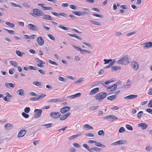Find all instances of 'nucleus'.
I'll use <instances>...</instances> for the list:
<instances>
[{
	"mask_svg": "<svg viewBox=\"0 0 152 152\" xmlns=\"http://www.w3.org/2000/svg\"><path fill=\"white\" fill-rule=\"evenodd\" d=\"M90 22L92 23L94 25H97L98 26H100L101 25V24L100 23L98 22L95 21L91 20H90Z\"/></svg>",
	"mask_w": 152,
	"mask_h": 152,
	"instance_id": "a19ab883",
	"label": "nucleus"
},
{
	"mask_svg": "<svg viewBox=\"0 0 152 152\" xmlns=\"http://www.w3.org/2000/svg\"><path fill=\"white\" fill-rule=\"evenodd\" d=\"M16 53V54L19 56L21 57L23 56L25 54V53L23 52H21L19 50H17L15 51Z\"/></svg>",
	"mask_w": 152,
	"mask_h": 152,
	"instance_id": "393cba45",
	"label": "nucleus"
},
{
	"mask_svg": "<svg viewBox=\"0 0 152 152\" xmlns=\"http://www.w3.org/2000/svg\"><path fill=\"white\" fill-rule=\"evenodd\" d=\"M50 117L53 118H57L60 116V113L58 112H52L50 114Z\"/></svg>",
	"mask_w": 152,
	"mask_h": 152,
	"instance_id": "0eeeda50",
	"label": "nucleus"
},
{
	"mask_svg": "<svg viewBox=\"0 0 152 152\" xmlns=\"http://www.w3.org/2000/svg\"><path fill=\"white\" fill-rule=\"evenodd\" d=\"M99 88H96L92 89L90 92V95H92L97 93L99 91Z\"/></svg>",
	"mask_w": 152,
	"mask_h": 152,
	"instance_id": "dca6fc26",
	"label": "nucleus"
},
{
	"mask_svg": "<svg viewBox=\"0 0 152 152\" xmlns=\"http://www.w3.org/2000/svg\"><path fill=\"white\" fill-rule=\"evenodd\" d=\"M80 60V58L78 56H75L74 60L75 61H78Z\"/></svg>",
	"mask_w": 152,
	"mask_h": 152,
	"instance_id": "774afa93",
	"label": "nucleus"
},
{
	"mask_svg": "<svg viewBox=\"0 0 152 152\" xmlns=\"http://www.w3.org/2000/svg\"><path fill=\"white\" fill-rule=\"evenodd\" d=\"M52 124L51 123H49L48 124H44L42 125V126H45L47 129L50 128L52 126Z\"/></svg>",
	"mask_w": 152,
	"mask_h": 152,
	"instance_id": "4c0bfd02",
	"label": "nucleus"
},
{
	"mask_svg": "<svg viewBox=\"0 0 152 152\" xmlns=\"http://www.w3.org/2000/svg\"><path fill=\"white\" fill-rule=\"evenodd\" d=\"M58 27L65 30H68L69 29V28L66 27H65L62 25H59L58 26Z\"/></svg>",
	"mask_w": 152,
	"mask_h": 152,
	"instance_id": "c03bdc74",
	"label": "nucleus"
},
{
	"mask_svg": "<svg viewBox=\"0 0 152 152\" xmlns=\"http://www.w3.org/2000/svg\"><path fill=\"white\" fill-rule=\"evenodd\" d=\"M143 47L144 48H149L152 47V42H146L143 44Z\"/></svg>",
	"mask_w": 152,
	"mask_h": 152,
	"instance_id": "f3484780",
	"label": "nucleus"
},
{
	"mask_svg": "<svg viewBox=\"0 0 152 152\" xmlns=\"http://www.w3.org/2000/svg\"><path fill=\"white\" fill-rule=\"evenodd\" d=\"M70 109V107L65 106L61 109L60 112L62 113H64L69 111Z\"/></svg>",
	"mask_w": 152,
	"mask_h": 152,
	"instance_id": "f8f14e48",
	"label": "nucleus"
},
{
	"mask_svg": "<svg viewBox=\"0 0 152 152\" xmlns=\"http://www.w3.org/2000/svg\"><path fill=\"white\" fill-rule=\"evenodd\" d=\"M148 107L150 108L152 107V99L151 100L148 104Z\"/></svg>",
	"mask_w": 152,
	"mask_h": 152,
	"instance_id": "680f3d73",
	"label": "nucleus"
},
{
	"mask_svg": "<svg viewBox=\"0 0 152 152\" xmlns=\"http://www.w3.org/2000/svg\"><path fill=\"white\" fill-rule=\"evenodd\" d=\"M26 130H22L20 131L18 134V137H20L24 136L26 134Z\"/></svg>",
	"mask_w": 152,
	"mask_h": 152,
	"instance_id": "4468645a",
	"label": "nucleus"
},
{
	"mask_svg": "<svg viewBox=\"0 0 152 152\" xmlns=\"http://www.w3.org/2000/svg\"><path fill=\"white\" fill-rule=\"evenodd\" d=\"M127 143V141L125 140H120L118 141L112 143L111 145H121L123 144H126Z\"/></svg>",
	"mask_w": 152,
	"mask_h": 152,
	"instance_id": "423d86ee",
	"label": "nucleus"
},
{
	"mask_svg": "<svg viewBox=\"0 0 152 152\" xmlns=\"http://www.w3.org/2000/svg\"><path fill=\"white\" fill-rule=\"evenodd\" d=\"M98 107L99 106H92L90 107L89 108V109L90 110H94L97 109Z\"/></svg>",
	"mask_w": 152,
	"mask_h": 152,
	"instance_id": "49530a36",
	"label": "nucleus"
},
{
	"mask_svg": "<svg viewBox=\"0 0 152 152\" xmlns=\"http://www.w3.org/2000/svg\"><path fill=\"white\" fill-rule=\"evenodd\" d=\"M73 145L75 147H80V146L79 144L76 142H74L73 143Z\"/></svg>",
	"mask_w": 152,
	"mask_h": 152,
	"instance_id": "e2e57ef3",
	"label": "nucleus"
},
{
	"mask_svg": "<svg viewBox=\"0 0 152 152\" xmlns=\"http://www.w3.org/2000/svg\"><path fill=\"white\" fill-rule=\"evenodd\" d=\"M72 13L77 15L80 16L81 15V12L79 11H72Z\"/></svg>",
	"mask_w": 152,
	"mask_h": 152,
	"instance_id": "58836bf2",
	"label": "nucleus"
},
{
	"mask_svg": "<svg viewBox=\"0 0 152 152\" xmlns=\"http://www.w3.org/2000/svg\"><path fill=\"white\" fill-rule=\"evenodd\" d=\"M35 60L37 62L39 63L37 64V66L38 67H42L43 66V64H45V63L44 61L41 60L38 58H36Z\"/></svg>",
	"mask_w": 152,
	"mask_h": 152,
	"instance_id": "1a4fd4ad",
	"label": "nucleus"
},
{
	"mask_svg": "<svg viewBox=\"0 0 152 152\" xmlns=\"http://www.w3.org/2000/svg\"><path fill=\"white\" fill-rule=\"evenodd\" d=\"M30 110V108L29 107H26L24 110V112L26 113H28Z\"/></svg>",
	"mask_w": 152,
	"mask_h": 152,
	"instance_id": "09e8293b",
	"label": "nucleus"
},
{
	"mask_svg": "<svg viewBox=\"0 0 152 152\" xmlns=\"http://www.w3.org/2000/svg\"><path fill=\"white\" fill-rule=\"evenodd\" d=\"M116 97L115 95H113L109 96H108L107 99L109 100H113Z\"/></svg>",
	"mask_w": 152,
	"mask_h": 152,
	"instance_id": "c9c22d12",
	"label": "nucleus"
},
{
	"mask_svg": "<svg viewBox=\"0 0 152 152\" xmlns=\"http://www.w3.org/2000/svg\"><path fill=\"white\" fill-rule=\"evenodd\" d=\"M6 25L11 27H14L15 26V25L14 23H11L9 22H6L5 23Z\"/></svg>",
	"mask_w": 152,
	"mask_h": 152,
	"instance_id": "f704fd0d",
	"label": "nucleus"
},
{
	"mask_svg": "<svg viewBox=\"0 0 152 152\" xmlns=\"http://www.w3.org/2000/svg\"><path fill=\"white\" fill-rule=\"evenodd\" d=\"M147 93L149 95H152V88H149Z\"/></svg>",
	"mask_w": 152,
	"mask_h": 152,
	"instance_id": "0e129e2a",
	"label": "nucleus"
},
{
	"mask_svg": "<svg viewBox=\"0 0 152 152\" xmlns=\"http://www.w3.org/2000/svg\"><path fill=\"white\" fill-rule=\"evenodd\" d=\"M5 85L8 88H10V87L14 88L15 87L14 85L12 83H6Z\"/></svg>",
	"mask_w": 152,
	"mask_h": 152,
	"instance_id": "4be33fe9",
	"label": "nucleus"
},
{
	"mask_svg": "<svg viewBox=\"0 0 152 152\" xmlns=\"http://www.w3.org/2000/svg\"><path fill=\"white\" fill-rule=\"evenodd\" d=\"M45 96V94H42L39 95H38L37 98L38 99V100L42 99Z\"/></svg>",
	"mask_w": 152,
	"mask_h": 152,
	"instance_id": "2f4dec72",
	"label": "nucleus"
},
{
	"mask_svg": "<svg viewBox=\"0 0 152 152\" xmlns=\"http://www.w3.org/2000/svg\"><path fill=\"white\" fill-rule=\"evenodd\" d=\"M27 26L28 29L33 31H37L39 30V28L37 26L32 24H29Z\"/></svg>",
	"mask_w": 152,
	"mask_h": 152,
	"instance_id": "20e7f679",
	"label": "nucleus"
},
{
	"mask_svg": "<svg viewBox=\"0 0 152 152\" xmlns=\"http://www.w3.org/2000/svg\"><path fill=\"white\" fill-rule=\"evenodd\" d=\"M33 12L31 15L33 16H40L43 15V12L40 10L38 9H34L32 10Z\"/></svg>",
	"mask_w": 152,
	"mask_h": 152,
	"instance_id": "7ed1b4c3",
	"label": "nucleus"
},
{
	"mask_svg": "<svg viewBox=\"0 0 152 152\" xmlns=\"http://www.w3.org/2000/svg\"><path fill=\"white\" fill-rule=\"evenodd\" d=\"M30 100L32 101H34L38 100V99L37 96L35 97H31L30 98Z\"/></svg>",
	"mask_w": 152,
	"mask_h": 152,
	"instance_id": "37998d69",
	"label": "nucleus"
},
{
	"mask_svg": "<svg viewBox=\"0 0 152 152\" xmlns=\"http://www.w3.org/2000/svg\"><path fill=\"white\" fill-rule=\"evenodd\" d=\"M59 16H61L63 17H66V15L64 12H60L58 13Z\"/></svg>",
	"mask_w": 152,
	"mask_h": 152,
	"instance_id": "bf43d9fd",
	"label": "nucleus"
},
{
	"mask_svg": "<svg viewBox=\"0 0 152 152\" xmlns=\"http://www.w3.org/2000/svg\"><path fill=\"white\" fill-rule=\"evenodd\" d=\"M5 30L7 31V32L10 34H13L14 31L13 30H11L5 29Z\"/></svg>",
	"mask_w": 152,
	"mask_h": 152,
	"instance_id": "13d9d810",
	"label": "nucleus"
},
{
	"mask_svg": "<svg viewBox=\"0 0 152 152\" xmlns=\"http://www.w3.org/2000/svg\"><path fill=\"white\" fill-rule=\"evenodd\" d=\"M135 33V32H132L129 33H127L126 34V35L127 37H129L134 34Z\"/></svg>",
	"mask_w": 152,
	"mask_h": 152,
	"instance_id": "5fc2aeb1",
	"label": "nucleus"
},
{
	"mask_svg": "<svg viewBox=\"0 0 152 152\" xmlns=\"http://www.w3.org/2000/svg\"><path fill=\"white\" fill-rule=\"evenodd\" d=\"M138 126L141 127L142 129H146L147 126V125L144 123H140L138 125Z\"/></svg>",
	"mask_w": 152,
	"mask_h": 152,
	"instance_id": "b1692460",
	"label": "nucleus"
},
{
	"mask_svg": "<svg viewBox=\"0 0 152 152\" xmlns=\"http://www.w3.org/2000/svg\"><path fill=\"white\" fill-rule=\"evenodd\" d=\"M80 53L82 54H84V52H86V53H91V52L87 50H86V49H81V50H80Z\"/></svg>",
	"mask_w": 152,
	"mask_h": 152,
	"instance_id": "e433bc0d",
	"label": "nucleus"
},
{
	"mask_svg": "<svg viewBox=\"0 0 152 152\" xmlns=\"http://www.w3.org/2000/svg\"><path fill=\"white\" fill-rule=\"evenodd\" d=\"M137 96L135 95H130L126 96L124 98L125 99H130L136 98Z\"/></svg>",
	"mask_w": 152,
	"mask_h": 152,
	"instance_id": "aec40b11",
	"label": "nucleus"
},
{
	"mask_svg": "<svg viewBox=\"0 0 152 152\" xmlns=\"http://www.w3.org/2000/svg\"><path fill=\"white\" fill-rule=\"evenodd\" d=\"M84 129L86 130H88L92 129L93 128L91 126L88 124H85L83 126Z\"/></svg>",
	"mask_w": 152,
	"mask_h": 152,
	"instance_id": "bb28decb",
	"label": "nucleus"
},
{
	"mask_svg": "<svg viewBox=\"0 0 152 152\" xmlns=\"http://www.w3.org/2000/svg\"><path fill=\"white\" fill-rule=\"evenodd\" d=\"M85 135L86 136L90 137H93L94 136V135L93 134L91 133L85 134Z\"/></svg>",
	"mask_w": 152,
	"mask_h": 152,
	"instance_id": "338daca9",
	"label": "nucleus"
},
{
	"mask_svg": "<svg viewBox=\"0 0 152 152\" xmlns=\"http://www.w3.org/2000/svg\"><path fill=\"white\" fill-rule=\"evenodd\" d=\"M83 146L90 152H93L91 151V148L88 147L87 144H83Z\"/></svg>",
	"mask_w": 152,
	"mask_h": 152,
	"instance_id": "c756f323",
	"label": "nucleus"
},
{
	"mask_svg": "<svg viewBox=\"0 0 152 152\" xmlns=\"http://www.w3.org/2000/svg\"><path fill=\"white\" fill-rule=\"evenodd\" d=\"M72 46L75 49H76L78 51H80L81 49L80 48L78 47H77L75 45H72Z\"/></svg>",
	"mask_w": 152,
	"mask_h": 152,
	"instance_id": "052dcab7",
	"label": "nucleus"
},
{
	"mask_svg": "<svg viewBox=\"0 0 152 152\" xmlns=\"http://www.w3.org/2000/svg\"><path fill=\"white\" fill-rule=\"evenodd\" d=\"M121 69V67L118 66H115L112 67V71L113 72H115L118 69Z\"/></svg>",
	"mask_w": 152,
	"mask_h": 152,
	"instance_id": "cd10ccee",
	"label": "nucleus"
},
{
	"mask_svg": "<svg viewBox=\"0 0 152 152\" xmlns=\"http://www.w3.org/2000/svg\"><path fill=\"white\" fill-rule=\"evenodd\" d=\"M125 131V128L123 127H121L118 130V132L119 133H122Z\"/></svg>",
	"mask_w": 152,
	"mask_h": 152,
	"instance_id": "3c124183",
	"label": "nucleus"
},
{
	"mask_svg": "<svg viewBox=\"0 0 152 152\" xmlns=\"http://www.w3.org/2000/svg\"><path fill=\"white\" fill-rule=\"evenodd\" d=\"M111 59H104V60L103 61L104 62V64H108L109 62L111 61Z\"/></svg>",
	"mask_w": 152,
	"mask_h": 152,
	"instance_id": "6e6d98bb",
	"label": "nucleus"
},
{
	"mask_svg": "<svg viewBox=\"0 0 152 152\" xmlns=\"http://www.w3.org/2000/svg\"><path fill=\"white\" fill-rule=\"evenodd\" d=\"M126 128L130 130H132L133 129V128L132 126L129 124H126Z\"/></svg>",
	"mask_w": 152,
	"mask_h": 152,
	"instance_id": "de8ad7c7",
	"label": "nucleus"
},
{
	"mask_svg": "<svg viewBox=\"0 0 152 152\" xmlns=\"http://www.w3.org/2000/svg\"><path fill=\"white\" fill-rule=\"evenodd\" d=\"M42 111L41 109H36L34 110L35 112V118H39L42 114Z\"/></svg>",
	"mask_w": 152,
	"mask_h": 152,
	"instance_id": "6e6552de",
	"label": "nucleus"
},
{
	"mask_svg": "<svg viewBox=\"0 0 152 152\" xmlns=\"http://www.w3.org/2000/svg\"><path fill=\"white\" fill-rule=\"evenodd\" d=\"M67 34L71 37H75L79 40L81 39V38H80L78 36L75 34H71L70 33H68Z\"/></svg>",
	"mask_w": 152,
	"mask_h": 152,
	"instance_id": "c85d7f7f",
	"label": "nucleus"
},
{
	"mask_svg": "<svg viewBox=\"0 0 152 152\" xmlns=\"http://www.w3.org/2000/svg\"><path fill=\"white\" fill-rule=\"evenodd\" d=\"M48 62L50 63L51 64H52L53 65H54L56 66H58V64L55 61H53L51 60H49Z\"/></svg>",
	"mask_w": 152,
	"mask_h": 152,
	"instance_id": "79ce46f5",
	"label": "nucleus"
},
{
	"mask_svg": "<svg viewBox=\"0 0 152 152\" xmlns=\"http://www.w3.org/2000/svg\"><path fill=\"white\" fill-rule=\"evenodd\" d=\"M61 100L60 99H49L48 101V102L49 103H57L61 102Z\"/></svg>",
	"mask_w": 152,
	"mask_h": 152,
	"instance_id": "2eb2a0df",
	"label": "nucleus"
},
{
	"mask_svg": "<svg viewBox=\"0 0 152 152\" xmlns=\"http://www.w3.org/2000/svg\"><path fill=\"white\" fill-rule=\"evenodd\" d=\"M104 119H107L109 121H113L115 120H117L118 118L113 115H110L106 117H103Z\"/></svg>",
	"mask_w": 152,
	"mask_h": 152,
	"instance_id": "39448f33",
	"label": "nucleus"
},
{
	"mask_svg": "<svg viewBox=\"0 0 152 152\" xmlns=\"http://www.w3.org/2000/svg\"><path fill=\"white\" fill-rule=\"evenodd\" d=\"M33 84L37 86H41V83L40 82L38 81H35L33 82Z\"/></svg>",
	"mask_w": 152,
	"mask_h": 152,
	"instance_id": "ea45409f",
	"label": "nucleus"
},
{
	"mask_svg": "<svg viewBox=\"0 0 152 152\" xmlns=\"http://www.w3.org/2000/svg\"><path fill=\"white\" fill-rule=\"evenodd\" d=\"M37 41L38 44L40 46L43 45L45 43L44 40L40 37H38L37 39Z\"/></svg>",
	"mask_w": 152,
	"mask_h": 152,
	"instance_id": "9b49d317",
	"label": "nucleus"
},
{
	"mask_svg": "<svg viewBox=\"0 0 152 152\" xmlns=\"http://www.w3.org/2000/svg\"><path fill=\"white\" fill-rule=\"evenodd\" d=\"M70 113H68L65 115L62 116L61 115V116L60 117V119L61 120H63L66 119L67 117L70 115Z\"/></svg>",
	"mask_w": 152,
	"mask_h": 152,
	"instance_id": "5701e85b",
	"label": "nucleus"
},
{
	"mask_svg": "<svg viewBox=\"0 0 152 152\" xmlns=\"http://www.w3.org/2000/svg\"><path fill=\"white\" fill-rule=\"evenodd\" d=\"M47 35L48 37L51 40L55 41V37L53 36L50 34H48Z\"/></svg>",
	"mask_w": 152,
	"mask_h": 152,
	"instance_id": "a18cd8bd",
	"label": "nucleus"
},
{
	"mask_svg": "<svg viewBox=\"0 0 152 152\" xmlns=\"http://www.w3.org/2000/svg\"><path fill=\"white\" fill-rule=\"evenodd\" d=\"M91 151L93 152H94L93 151L96 152H99L101 150V149L97 147H94L91 148Z\"/></svg>",
	"mask_w": 152,
	"mask_h": 152,
	"instance_id": "a878e982",
	"label": "nucleus"
},
{
	"mask_svg": "<svg viewBox=\"0 0 152 152\" xmlns=\"http://www.w3.org/2000/svg\"><path fill=\"white\" fill-rule=\"evenodd\" d=\"M5 129L6 131H9L13 128V126L10 124H6L4 126Z\"/></svg>",
	"mask_w": 152,
	"mask_h": 152,
	"instance_id": "ddd939ff",
	"label": "nucleus"
},
{
	"mask_svg": "<svg viewBox=\"0 0 152 152\" xmlns=\"http://www.w3.org/2000/svg\"><path fill=\"white\" fill-rule=\"evenodd\" d=\"M12 5L13 7H17L20 8H22L21 6L19 4H16L14 3H12Z\"/></svg>",
	"mask_w": 152,
	"mask_h": 152,
	"instance_id": "8fccbe9b",
	"label": "nucleus"
},
{
	"mask_svg": "<svg viewBox=\"0 0 152 152\" xmlns=\"http://www.w3.org/2000/svg\"><path fill=\"white\" fill-rule=\"evenodd\" d=\"M132 67L135 70L138 69L139 67V64L135 61H132L131 63Z\"/></svg>",
	"mask_w": 152,
	"mask_h": 152,
	"instance_id": "9d476101",
	"label": "nucleus"
},
{
	"mask_svg": "<svg viewBox=\"0 0 152 152\" xmlns=\"http://www.w3.org/2000/svg\"><path fill=\"white\" fill-rule=\"evenodd\" d=\"M107 96V93L101 92L96 94L95 96V98L96 100L100 101L104 99Z\"/></svg>",
	"mask_w": 152,
	"mask_h": 152,
	"instance_id": "f03ea898",
	"label": "nucleus"
},
{
	"mask_svg": "<svg viewBox=\"0 0 152 152\" xmlns=\"http://www.w3.org/2000/svg\"><path fill=\"white\" fill-rule=\"evenodd\" d=\"M95 145L97 146L102 147H105V146L102 144H101L100 142H96L95 143Z\"/></svg>",
	"mask_w": 152,
	"mask_h": 152,
	"instance_id": "72a5a7b5",
	"label": "nucleus"
},
{
	"mask_svg": "<svg viewBox=\"0 0 152 152\" xmlns=\"http://www.w3.org/2000/svg\"><path fill=\"white\" fill-rule=\"evenodd\" d=\"M116 61V60L115 59H111V61L110 63V65L112 66L113 65Z\"/></svg>",
	"mask_w": 152,
	"mask_h": 152,
	"instance_id": "69168bd1",
	"label": "nucleus"
},
{
	"mask_svg": "<svg viewBox=\"0 0 152 152\" xmlns=\"http://www.w3.org/2000/svg\"><path fill=\"white\" fill-rule=\"evenodd\" d=\"M117 87V84L115 83L113 86L107 88V89L108 91L109 90H110L111 91H113Z\"/></svg>",
	"mask_w": 152,
	"mask_h": 152,
	"instance_id": "6ab92c4d",
	"label": "nucleus"
},
{
	"mask_svg": "<svg viewBox=\"0 0 152 152\" xmlns=\"http://www.w3.org/2000/svg\"><path fill=\"white\" fill-rule=\"evenodd\" d=\"M42 16H43L42 19H45L47 20H52V18H51V16L50 15H44L43 13V15H42Z\"/></svg>",
	"mask_w": 152,
	"mask_h": 152,
	"instance_id": "412c9836",
	"label": "nucleus"
},
{
	"mask_svg": "<svg viewBox=\"0 0 152 152\" xmlns=\"http://www.w3.org/2000/svg\"><path fill=\"white\" fill-rule=\"evenodd\" d=\"M143 112L142 111H140L137 114V117L138 118L140 117L143 114Z\"/></svg>",
	"mask_w": 152,
	"mask_h": 152,
	"instance_id": "4d7b16f0",
	"label": "nucleus"
},
{
	"mask_svg": "<svg viewBox=\"0 0 152 152\" xmlns=\"http://www.w3.org/2000/svg\"><path fill=\"white\" fill-rule=\"evenodd\" d=\"M22 115L25 118H28L29 117V115L24 112L22 113Z\"/></svg>",
	"mask_w": 152,
	"mask_h": 152,
	"instance_id": "864d4df0",
	"label": "nucleus"
},
{
	"mask_svg": "<svg viewBox=\"0 0 152 152\" xmlns=\"http://www.w3.org/2000/svg\"><path fill=\"white\" fill-rule=\"evenodd\" d=\"M29 69L30 70H35L37 69V68L36 67L34 66H31L29 67Z\"/></svg>",
	"mask_w": 152,
	"mask_h": 152,
	"instance_id": "603ef678",
	"label": "nucleus"
},
{
	"mask_svg": "<svg viewBox=\"0 0 152 152\" xmlns=\"http://www.w3.org/2000/svg\"><path fill=\"white\" fill-rule=\"evenodd\" d=\"M53 9V8L52 7H46L44 6L43 7L42 10H51Z\"/></svg>",
	"mask_w": 152,
	"mask_h": 152,
	"instance_id": "473e14b6",
	"label": "nucleus"
},
{
	"mask_svg": "<svg viewBox=\"0 0 152 152\" xmlns=\"http://www.w3.org/2000/svg\"><path fill=\"white\" fill-rule=\"evenodd\" d=\"M130 61L129 59V57L126 55L125 56L121 58L118 60L117 63L118 64H121L122 65H128Z\"/></svg>",
	"mask_w": 152,
	"mask_h": 152,
	"instance_id": "f257e3e1",
	"label": "nucleus"
},
{
	"mask_svg": "<svg viewBox=\"0 0 152 152\" xmlns=\"http://www.w3.org/2000/svg\"><path fill=\"white\" fill-rule=\"evenodd\" d=\"M18 95L23 96L24 95V91L23 89H20L18 90L16 92Z\"/></svg>",
	"mask_w": 152,
	"mask_h": 152,
	"instance_id": "a211bd4d",
	"label": "nucleus"
},
{
	"mask_svg": "<svg viewBox=\"0 0 152 152\" xmlns=\"http://www.w3.org/2000/svg\"><path fill=\"white\" fill-rule=\"evenodd\" d=\"M10 64L14 66L15 67H17V65H18V64L16 61H10Z\"/></svg>",
	"mask_w": 152,
	"mask_h": 152,
	"instance_id": "7c9ffc66",
	"label": "nucleus"
}]
</instances>
